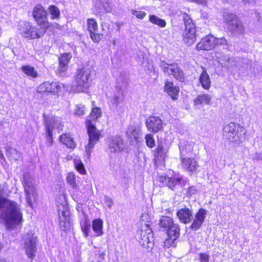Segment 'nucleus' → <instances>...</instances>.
<instances>
[{
    "instance_id": "45",
    "label": "nucleus",
    "mask_w": 262,
    "mask_h": 262,
    "mask_svg": "<svg viewBox=\"0 0 262 262\" xmlns=\"http://www.w3.org/2000/svg\"><path fill=\"white\" fill-rule=\"evenodd\" d=\"M90 37L95 42H98L102 37L103 35L99 33L98 31H95L94 32H90Z\"/></svg>"
},
{
    "instance_id": "20",
    "label": "nucleus",
    "mask_w": 262,
    "mask_h": 262,
    "mask_svg": "<svg viewBox=\"0 0 262 262\" xmlns=\"http://www.w3.org/2000/svg\"><path fill=\"white\" fill-rule=\"evenodd\" d=\"M181 163L183 168L189 172H196L199 167L197 162L194 159L190 158H182Z\"/></svg>"
},
{
    "instance_id": "8",
    "label": "nucleus",
    "mask_w": 262,
    "mask_h": 262,
    "mask_svg": "<svg viewBox=\"0 0 262 262\" xmlns=\"http://www.w3.org/2000/svg\"><path fill=\"white\" fill-rule=\"evenodd\" d=\"M137 236L140 240L139 242L144 247L151 249L153 246L152 242L153 235L152 229L149 225L147 224L142 225L140 230L138 232Z\"/></svg>"
},
{
    "instance_id": "28",
    "label": "nucleus",
    "mask_w": 262,
    "mask_h": 262,
    "mask_svg": "<svg viewBox=\"0 0 262 262\" xmlns=\"http://www.w3.org/2000/svg\"><path fill=\"white\" fill-rule=\"evenodd\" d=\"M124 99V96L122 93L118 92L115 94L110 100V105L112 108L115 109L117 108L118 105L121 103Z\"/></svg>"
},
{
    "instance_id": "6",
    "label": "nucleus",
    "mask_w": 262,
    "mask_h": 262,
    "mask_svg": "<svg viewBox=\"0 0 262 262\" xmlns=\"http://www.w3.org/2000/svg\"><path fill=\"white\" fill-rule=\"evenodd\" d=\"M37 242V237L32 231L25 234L22 237L21 244L25 253L27 257L31 259H34L36 257Z\"/></svg>"
},
{
    "instance_id": "18",
    "label": "nucleus",
    "mask_w": 262,
    "mask_h": 262,
    "mask_svg": "<svg viewBox=\"0 0 262 262\" xmlns=\"http://www.w3.org/2000/svg\"><path fill=\"white\" fill-rule=\"evenodd\" d=\"M207 211L203 208H200L194 216L190 229L193 231L199 230L205 221Z\"/></svg>"
},
{
    "instance_id": "3",
    "label": "nucleus",
    "mask_w": 262,
    "mask_h": 262,
    "mask_svg": "<svg viewBox=\"0 0 262 262\" xmlns=\"http://www.w3.org/2000/svg\"><path fill=\"white\" fill-rule=\"evenodd\" d=\"M95 75V71L92 66L86 65L77 71L76 82L77 84V91L85 92L90 86Z\"/></svg>"
},
{
    "instance_id": "31",
    "label": "nucleus",
    "mask_w": 262,
    "mask_h": 262,
    "mask_svg": "<svg viewBox=\"0 0 262 262\" xmlns=\"http://www.w3.org/2000/svg\"><path fill=\"white\" fill-rule=\"evenodd\" d=\"M174 224L172 218L165 216H162L159 223L160 227L164 228L165 230Z\"/></svg>"
},
{
    "instance_id": "11",
    "label": "nucleus",
    "mask_w": 262,
    "mask_h": 262,
    "mask_svg": "<svg viewBox=\"0 0 262 262\" xmlns=\"http://www.w3.org/2000/svg\"><path fill=\"white\" fill-rule=\"evenodd\" d=\"M168 149V147L165 140L162 139L158 140L157 147L153 150L155 160L159 162L164 161L167 157Z\"/></svg>"
},
{
    "instance_id": "36",
    "label": "nucleus",
    "mask_w": 262,
    "mask_h": 262,
    "mask_svg": "<svg viewBox=\"0 0 262 262\" xmlns=\"http://www.w3.org/2000/svg\"><path fill=\"white\" fill-rule=\"evenodd\" d=\"M218 54H216V57L219 58V62L223 67L226 68H228L230 67L232 59L227 55H223L222 57H220L217 56Z\"/></svg>"
},
{
    "instance_id": "24",
    "label": "nucleus",
    "mask_w": 262,
    "mask_h": 262,
    "mask_svg": "<svg viewBox=\"0 0 262 262\" xmlns=\"http://www.w3.org/2000/svg\"><path fill=\"white\" fill-rule=\"evenodd\" d=\"M159 66L165 75H171L174 71V67H176V63H168L165 61L162 60L159 63Z\"/></svg>"
},
{
    "instance_id": "60",
    "label": "nucleus",
    "mask_w": 262,
    "mask_h": 262,
    "mask_svg": "<svg viewBox=\"0 0 262 262\" xmlns=\"http://www.w3.org/2000/svg\"><path fill=\"white\" fill-rule=\"evenodd\" d=\"M0 262H6V261L5 259L0 258Z\"/></svg>"
},
{
    "instance_id": "35",
    "label": "nucleus",
    "mask_w": 262,
    "mask_h": 262,
    "mask_svg": "<svg viewBox=\"0 0 262 262\" xmlns=\"http://www.w3.org/2000/svg\"><path fill=\"white\" fill-rule=\"evenodd\" d=\"M171 75H173L179 81L183 82L184 81L185 76L184 73L177 63H176V67H174V71Z\"/></svg>"
},
{
    "instance_id": "26",
    "label": "nucleus",
    "mask_w": 262,
    "mask_h": 262,
    "mask_svg": "<svg viewBox=\"0 0 262 262\" xmlns=\"http://www.w3.org/2000/svg\"><path fill=\"white\" fill-rule=\"evenodd\" d=\"M139 130L135 126H128L125 132L126 136L129 140L137 141L139 138Z\"/></svg>"
},
{
    "instance_id": "19",
    "label": "nucleus",
    "mask_w": 262,
    "mask_h": 262,
    "mask_svg": "<svg viewBox=\"0 0 262 262\" xmlns=\"http://www.w3.org/2000/svg\"><path fill=\"white\" fill-rule=\"evenodd\" d=\"M177 216L180 222L185 224L190 223L193 218L192 210L186 207L179 209Z\"/></svg>"
},
{
    "instance_id": "10",
    "label": "nucleus",
    "mask_w": 262,
    "mask_h": 262,
    "mask_svg": "<svg viewBox=\"0 0 262 262\" xmlns=\"http://www.w3.org/2000/svg\"><path fill=\"white\" fill-rule=\"evenodd\" d=\"M225 22L228 30L233 35L239 37L241 35H243L245 33V28L243 24L237 17L226 18Z\"/></svg>"
},
{
    "instance_id": "21",
    "label": "nucleus",
    "mask_w": 262,
    "mask_h": 262,
    "mask_svg": "<svg viewBox=\"0 0 262 262\" xmlns=\"http://www.w3.org/2000/svg\"><path fill=\"white\" fill-rule=\"evenodd\" d=\"M159 180L164 185L167 186L172 190H174L176 186L179 185L181 181L180 178H170L167 176H161L159 177Z\"/></svg>"
},
{
    "instance_id": "54",
    "label": "nucleus",
    "mask_w": 262,
    "mask_h": 262,
    "mask_svg": "<svg viewBox=\"0 0 262 262\" xmlns=\"http://www.w3.org/2000/svg\"><path fill=\"white\" fill-rule=\"evenodd\" d=\"M216 45H226L227 43V41L224 37H222L221 38H216Z\"/></svg>"
},
{
    "instance_id": "27",
    "label": "nucleus",
    "mask_w": 262,
    "mask_h": 262,
    "mask_svg": "<svg viewBox=\"0 0 262 262\" xmlns=\"http://www.w3.org/2000/svg\"><path fill=\"white\" fill-rule=\"evenodd\" d=\"M199 80L204 89L206 90H208L209 89L210 87L211 81L209 76L205 69H203V71L200 76Z\"/></svg>"
},
{
    "instance_id": "30",
    "label": "nucleus",
    "mask_w": 262,
    "mask_h": 262,
    "mask_svg": "<svg viewBox=\"0 0 262 262\" xmlns=\"http://www.w3.org/2000/svg\"><path fill=\"white\" fill-rule=\"evenodd\" d=\"M103 221L101 219H96L93 221L92 229L97 236L103 234Z\"/></svg>"
},
{
    "instance_id": "51",
    "label": "nucleus",
    "mask_w": 262,
    "mask_h": 262,
    "mask_svg": "<svg viewBox=\"0 0 262 262\" xmlns=\"http://www.w3.org/2000/svg\"><path fill=\"white\" fill-rule=\"evenodd\" d=\"M104 1L105 2H101L100 5L102 6V7H103V9L104 10V11L109 12L112 9L111 6H110V4L108 3L107 1Z\"/></svg>"
},
{
    "instance_id": "23",
    "label": "nucleus",
    "mask_w": 262,
    "mask_h": 262,
    "mask_svg": "<svg viewBox=\"0 0 262 262\" xmlns=\"http://www.w3.org/2000/svg\"><path fill=\"white\" fill-rule=\"evenodd\" d=\"M183 40L188 46L192 45L196 40V31L191 30L183 31L182 34Z\"/></svg>"
},
{
    "instance_id": "57",
    "label": "nucleus",
    "mask_w": 262,
    "mask_h": 262,
    "mask_svg": "<svg viewBox=\"0 0 262 262\" xmlns=\"http://www.w3.org/2000/svg\"><path fill=\"white\" fill-rule=\"evenodd\" d=\"M191 2H195L198 4H205L206 3L207 0H190Z\"/></svg>"
},
{
    "instance_id": "16",
    "label": "nucleus",
    "mask_w": 262,
    "mask_h": 262,
    "mask_svg": "<svg viewBox=\"0 0 262 262\" xmlns=\"http://www.w3.org/2000/svg\"><path fill=\"white\" fill-rule=\"evenodd\" d=\"M72 57L70 53L63 54L59 57V64L56 70L57 74L63 77L66 75V72L68 68V64Z\"/></svg>"
},
{
    "instance_id": "63",
    "label": "nucleus",
    "mask_w": 262,
    "mask_h": 262,
    "mask_svg": "<svg viewBox=\"0 0 262 262\" xmlns=\"http://www.w3.org/2000/svg\"><path fill=\"white\" fill-rule=\"evenodd\" d=\"M149 16H152V17H154V16H156L155 15H149Z\"/></svg>"
},
{
    "instance_id": "47",
    "label": "nucleus",
    "mask_w": 262,
    "mask_h": 262,
    "mask_svg": "<svg viewBox=\"0 0 262 262\" xmlns=\"http://www.w3.org/2000/svg\"><path fill=\"white\" fill-rule=\"evenodd\" d=\"M49 10L53 16H59L60 15L59 9L54 5L50 6L49 8Z\"/></svg>"
},
{
    "instance_id": "58",
    "label": "nucleus",
    "mask_w": 262,
    "mask_h": 262,
    "mask_svg": "<svg viewBox=\"0 0 262 262\" xmlns=\"http://www.w3.org/2000/svg\"><path fill=\"white\" fill-rule=\"evenodd\" d=\"M242 2L245 4H247L249 3L250 0H242Z\"/></svg>"
},
{
    "instance_id": "50",
    "label": "nucleus",
    "mask_w": 262,
    "mask_h": 262,
    "mask_svg": "<svg viewBox=\"0 0 262 262\" xmlns=\"http://www.w3.org/2000/svg\"><path fill=\"white\" fill-rule=\"evenodd\" d=\"M84 112V106L81 104L78 105L77 106V108L75 111V114L80 116L83 115Z\"/></svg>"
},
{
    "instance_id": "5",
    "label": "nucleus",
    "mask_w": 262,
    "mask_h": 262,
    "mask_svg": "<svg viewBox=\"0 0 262 262\" xmlns=\"http://www.w3.org/2000/svg\"><path fill=\"white\" fill-rule=\"evenodd\" d=\"M59 199L61 200V203L60 204L57 201L59 227L61 230L67 232L70 230L71 227L69 206L64 196L59 197Z\"/></svg>"
},
{
    "instance_id": "4",
    "label": "nucleus",
    "mask_w": 262,
    "mask_h": 262,
    "mask_svg": "<svg viewBox=\"0 0 262 262\" xmlns=\"http://www.w3.org/2000/svg\"><path fill=\"white\" fill-rule=\"evenodd\" d=\"M245 129L239 124L231 122L223 128V136L230 142L239 144L245 139Z\"/></svg>"
},
{
    "instance_id": "32",
    "label": "nucleus",
    "mask_w": 262,
    "mask_h": 262,
    "mask_svg": "<svg viewBox=\"0 0 262 262\" xmlns=\"http://www.w3.org/2000/svg\"><path fill=\"white\" fill-rule=\"evenodd\" d=\"M48 92L56 94L61 91V84L57 82H47Z\"/></svg>"
},
{
    "instance_id": "38",
    "label": "nucleus",
    "mask_w": 262,
    "mask_h": 262,
    "mask_svg": "<svg viewBox=\"0 0 262 262\" xmlns=\"http://www.w3.org/2000/svg\"><path fill=\"white\" fill-rule=\"evenodd\" d=\"M88 29L90 32L98 31L97 23L94 18L88 19Z\"/></svg>"
},
{
    "instance_id": "34",
    "label": "nucleus",
    "mask_w": 262,
    "mask_h": 262,
    "mask_svg": "<svg viewBox=\"0 0 262 262\" xmlns=\"http://www.w3.org/2000/svg\"><path fill=\"white\" fill-rule=\"evenodd\" d=\"M185 25V30L184 31H189L194 30L196 31L195 24L191 17H184Z\"/></svg>"
},
{
    "instance_id": "14",
    "label": "nucleus",
    "mask_w": 262,
    "mask_h": 262,
    "mask_svg": "<svg viewBox=\"0 0 262 262\" xmlns=\"http://www.w3.org/2000/svg\"><path fill=\"white\" fill-rule=\"evenodd\" d=\"M23 179V186L25 189V192L26 195V200L27 201L28 203L30 205V195H34L35 191V187L33 185L32 179L30 173H25L24 174Z\"/></svg>"
},
{
    "instance_id": "42",
    "label": "nucleus",
    "mask_w": 262,
    "mask_h": 262,
    "mask_svg": "<svg viewBox=\"0 0 262 262\" xmlns=\"http://www.w3.org/2000/svg\"><path fill=\"white\" fill-rule=\"evenodd\" d=\"M198 189L195 186H189L188 188L185 189V194L187 198H190L193 195L198 192Z\"/></svg>"
},
{
    "instance_id": "7",
    "label": "nucleus",
    "mask_w": 262,
    "mask_h": 262,
    "mask_svg": "<svg viewBox=\"0 0 262 262\" xmlns=\"http://www.w3.org/2000/svg\"><path fill=\"white\" fill-rule=\"evenodd\" d=\"M86 126L89 135V143L85 145V150L87 158L90 159L92 150L98 141L100 134L91 121L89 120L86 122Z\"/></svg>"
},
{
    "instance_id": "52",
    "label": "nucleus",
    "mask_w": 262,
    "mask_h": 262,
    "mask_svg": "<svg viewBox=\"0 0 262 262\" xmlns=\"http://www.w3.org/2000/svg\"><path fill=\"white\" fill-rule=\"evenodd\" d=\"M104 201L105 205L109 208H111L112 207L113 202L111 198L109 196H105L104 198Z\"/></svg>"
},
{
    "instance_id": "59",
    "label": "nucleus",
    "mask_w": 262,
    "mask_h": 262,
    "mask_svg": "<svg viewBox=\"0 0 262 262\" xmlns=\"http://www.w3.org/2000/svg\"><path fill=\"white\" fill-rule=\"evenodd\" d=\"M104 256H105V254H104V253H101V254H100L99 255V257H100V258H101L102 259H103V258H104Z\"/></svg>"
},
{
    "instance_id": "53",
    "label": "nucleus",
    "mask_w": 262,
    "mask_h": 262,
    "mask_svg": "<svg viewBox=\"0 0 262 262\" xmlns=\"http://www.w3.org/2000/svg\"><path fill=\"white\" fill-rule=\"evenodd\" d=\"M132 14L135 15V16H145L146 15V13L143 11H134L132 10Z\"/></svg>"
},
{
    "instance_id": "15",
    "label": "nucleus",
    "mask_w": 262,
    "mask_h": 262,
    "mask_svg": "<svg viewBox=\"0 0 262 262\" xmlns=\"http://www.w3.org/2000/svg\"><path fill=\"white\" fill-rule=\"evenodd\" d=\"M216 38L212 35H207L202 38L196 48L198 50L209 51L214 48L216 45Z\"/></svg>"
},
{
    "instance_id": "1",
    "label": "nucleus",
    "mask_w": 262,
    "mask_h": 262,
    "mask_svg": "<svg viewBox=\"0 0 262 262\" xmlns=\"http://www.w3.org/2000/svg\"><path fill=\"white\" fill-rule=\"evenodd\" d=\"M0 213L8 230L19 225L23 219L22 213L17 204L5 198L4 186L0 184Z\"/></svg>"
},
{
    "instance_id": "49",
    "label": "nucleus",
    "mask_w": 262,
    "mask_h": 262,
    "mask_svg": "<svg viewBox=\"0 0 262 262\" xmlns=\"http://www.w3.org/2000/svg\"><path fill=\"white\" fill-rule=\"evenodd\" d=\"M199 259L201 262H209V255L206 253H200Z\"/></svg>"
},
{
    "instance_id": "55",
    "label": "nucleus",
    "mask_w": 262,
    "mask_h": 262,
    "mask_svg": "<svg viewBox=\"0 0 262 262\" xmlns=\"http://www.w3.org/2000/svg\"><path fill=\"white\" fill-rule=\"evenodd\" d=\"M181 181L179 182V185L180 184L182 187H184L187 185L189 184L188 182L189 180L188 179H183L182 178H180Z\"/></svg>"
},
{
    "instance_id": "44",
    "label": "nucleus",
    "mask_w": 262,
    "mask_h": 262,
    "mask_svg": "<svg viewBox=\"0 0 262 262\" xmlns=\"http://www.w3.org/2000/svg\"><path fill=\"white\" fill-rule=\"evenodd\" d=\"M67 183L72 187L76 188L77 185L75 182V176L73 173H69L67 177Z\"/></svg>"
},
{
    "instance_id": "17",
    "label": "nucleus",
    "mask_w": 262,
    "mask_h": 262,
    "mask_svg": "<svg viewBox=\"0 0 262 262\" xmlns=\"http://www.w3.org/2000/svg\"><path fill=\"white\" fill-rule=\"evenodd\" d=\"M166 231L168 238L164 243L165 245L168 244L169 246H172L174 242L180 236V226L178 224H174Z\"/></svg>"
},
{
    "instance_id": "64",
    "label": "nucleus",
    "mask_w": 262,
    "mask_h": 262,
    "mask_svg": "<svg viewBox=\"0 0 262 262\" xmlns=\"http://www.w3.org/2000/svg\"><path fill=\"white\" fill-rule=\"evenodd\" d=\"M113 44H114V45H116L115 40H114V41H113Z\"/></svg>"
},
{
    "instance_id": "25",
    "label": "nucleus",
    "mask_w": 262,
    "mask_h": 262,
    "mask_svg": "<svg viewBox=\"0 0 262 262\" xmlns=\"http://www.w3.org/2000/svg\"><path fill=\"white\" fill-rule=\"evenodd\" d=\"M60 141L66 145L67 147L70 148H74L76 146L73 138H72L69 134H65L61 135L59 137Z\"/></svg>"
},
{
    "instance_id": "29",
    "label": "nucleus",
    "mask_w": 262,
    "mask_h": 262,
    "mask_svg": "<svg viewBox=\"0 0 262 262\" xmlns=\"http://www.w3.org/2000/svg\"><path fill=\"white\" fill-rule=\"evenodd\" d=\"M211 100V97L209 94H200L199 95L194 99V103L195 104H202L205 103L209 104Z\"/></svg>"
},
{
    "instance_id": "46",
    "label": "nucleus",
    "mask_w": 262,
    "mask_h": 262,
    "mask_svg": "<svg viewBox=\"0 0 262 262\" xmlns=\"http://www.w3.org/2000/svg\"><path fill=\"white\" fill-rule=\"evenodd\" d=\"M80 224L82 232L84 233L85 236H88L90 229V224H88L86 221L81 222Z\"/></svg>"
},
{
    "instance_id": "43",
    "label": "nucleus",
    "mask_w": 262,
    "mask_h": 262,
    "mask_svg": "<svg viewBox=\"0 0 262 262\" xmlns=\"http://www.w3.org/2000/svg\"><path fill=\"white\" fill-rule=\"evenodd\" d=\"M149 18L152 23L156 24L160 27H164L166 26L165 21L160 17H149Z\"/></svg>"
},
{
    "instance_id": "37",
    "label": "nucleus",
    "mask_w": 262,
    "mask_h": 262,
    "mask_svg": "<svg viewBox=\"0 0 262 262\" xmlns=\"http://www.w3.org/2000/svg\"><path fill=\"white\" fill-rule=\"evenodd\" d=\"M21 70L24 73L29 76L35 78L37 76V73L35 71L33 67L30 66H25L21 67Z\"/></svg>"
},
{
    "instance_id": "39",
    "label": "nucleus",
    "mask_w": 262,
    "mask_h": 262,
    "mask_svg": "<svg viewBox=\"0 0 262 262\" xmlns=\"http://www.w3.org/2000/svg\"><path fill=\"white\" fill-rule=\"evenodd\" d=\"M74 164L76 169L81 174H84L86 170L83 163L80 160H75Z\"/></svg>"
},
{
    "instance_id": "13",
    "label": "nucleus",
    "mask_w": 262,
    "mask_h": 262,
    "mask_svg": "<svg viewBox=\"0 0 262 262\" xmlns=\"http://www.w3.org/2000/svg\"><path fill=\"white\" fill-rule=\"evenodd\" d=\"M148 130L153 133H158L163 129V121L158 116H150L146 121Z\"/></svg>"
},
{
    "instance_id": "61",
    "label": "nucleus",
    "mask_w": 262,
    "mask_h": 262,
    "mask_svg": "<svg viewBox=\"0 0 262 262\" xmlns=\"http://www.w3.org/2000/svg\"><path fill=\"white\" fill-rule=\"evenodd\" d=\"M179 148H180V150L181 154H182V152L183 148H182V147H181V145H180V146H179Z\"/></svg>"
},
{
    "instance_id": "56",
    "label": "nucleus",
    "mask_w": 262,
    "mask_h": 262,
    "mask_svg": "<svg viewBox=\"0 0 262 262\" xmlns=\"http://www.w3.org/2000/svg\"><path fill=\"white\" fill-rule=\"evenodd\" d=\"M253 160H262V154L256 152L253 158Z\"/></svg>"
},
{
    "instance_id": "22",
    "label": "nucleus",
    "mask_w": 262,
    "mask_h": 262,
    "mask_svg": "<svg viewBox=\"0 0 262 262\" xmlns=\"http://www.w3.org/2000/svg\"><path fill=\"white\" fill-rule=\"evenodd\" d=\"M165 91L171 97L172 99L176 100L179 92V88L174 86L171 82L167 81L164 85Z\"/></svg>"
},
{
    "instance_id": "62",
    "label": "nucleus",
    "mask_w": 262,
    "mask_h": 262,
    "mask_svg": "<svg viewBox=\"0 0 262 262\" xmlns=\"http://www.w3.org/2000/svg\"><path fill=\"white\" fill-rule=\"evenodd\" d=\"M177 14L178 15H179H179H187L186 13H183V14H182V13H181V14H179V13H178V12H177Z\"/></svg>"
},
{
    "instance_id": "2",
    "label": "nucleus",
    "mask_w": 262,
    "mask_h": 262,
    "mask_svg": "<svg viewBox=\"0 0 262 262\" xmlns=\"http://www.w3.org/2000/svg\"><path fill=\"white\" fill-rule=\"evenodd\" d=\"M39 28L32 25L27 21H20L18 29L21 36L28 39H34L41 38L49 27L47 17H34Z\"/></svg>"
},
{
    "instance_id": "33",
    "label": "nucleus",
    "mask_w": 262,
    "mask_h": 262,
    "mask_svg": "<svg viewBox=\"0 0 262 262\" xmlns=\"http://www.w3.org/2000/svg\"><path fill=\"white\" fill-rule=\"evenodd\" d=\"M47 11L40 4L36 5L33 10V16H46Z\"/></svg>"
},
{
    "instance_id": "12",
    "label": "nucleus",
    "mask_w": 262,
    "mask_h": 262,
    "mask_svg": "<svg viewBox=\"0 0 262 262\" xmlns=\"http://www.w3.org/2000/svg\"><path fill=\"white\" fill-rule=\"evenodd\" d=\"M43 120L46 132V145L51 147L53 143V130L54 127L55 120L54 118L48 117L43 114Z\"/></svg>"
},
{
    "instance_id": "48",
    "label": "nucleus",
    "mask_w": 262,
    "mask_h": 262,
    "mask_svg": "<svg viewBox=\"0 0 262 262\" xmlns=\"http://www.w3.org/2000/svg\"><path fill=\"white\" fill-rule=\"evenodd\" d=\"M37 92L39 93H41L43 92H48V85L47 82H45L42 84H41L37 89Z\"/></svg>"
},
{
    "instance_id": "9",
    "label": "nucleus",
    "mask_w": 262,
    "mask_h": 262,
    "mask_svg": "<svg viewBox=\"0 0 262 262\" xmlns=\"http://www.w3.org/2000/svg\"><path fill=\"white\" fill-rule=\"evenodd\" d=\"M107 151L111 154L119 153L123 151L125 144L121 136L115 135L109 137L106 141Z\"/></svg>"
},
{
    "instance_id": "41",
    "label": "nucleus",
    "mask_w": 262,
    "mask_h": 262,
    "mask_svg": "<svg viewBox=\"0 0 262 262\" xmlns=\"http://www.w3.org/2000/svg\"><path fill=\"white\" fill-rule=\"evenodd\" d=\"M145 139L146 144L149 148H152L155 146V140L151 134H147L145 136Z\"/></svg>"
},
{
    "instance_id": "40",
    "label": "nucleus",
    "mask_w": 262,
    "mask_h": 262,
    "mask_svg": "<svg viewBox=\"0 0 262 262\" xmlns=\"http://www.w3.org/2000/svg\"><path fill=\"white\" fill-rule=\"evenodd\" d=\"M101 110L99 107H93L92 110L90 117L93 120H96L98 118H100L101 116Z\"/></svg>"
}]
</instances>
